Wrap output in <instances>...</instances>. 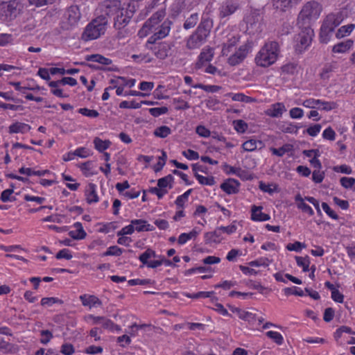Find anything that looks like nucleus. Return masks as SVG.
<instances>
[{
    "instance_id": "nucleus-40",
    "label": "nucleus",
    "mask_w": 355,
    "mask_h": 355,
    "mask_svg": "<svg viewBox=\"0 0 355 355\" xmlns=\"http://www.w3.org/2000/svg\"><path fill=\"white\" fill-rule=\"evenodd\" d=\"M195 178L198 180V182L202 185L212 186L215 184L214 178L212 176L205 177L198 174V173H196Z\"/></svg>"
},
{
    "instance_id": "nucleus-55",
    "label": "nucleus",
    "mask_w": 355,
    "mask_h": 355,
    "mask_svg": "<svg viewBox=\"0 0 355 355\" xmlns=\"http://www.w3.org/2000/svg\"><path fill=\"white\" fill-rule=\"evenodd\" d=\"M284 293L286 295H294L297 296H304V291L298 287L286 288L284 289Z\"/></svg>"
},
{
    "instance_id": "nucleus-62",
    "label": "nucleus",
    "mask_w": 355,
    "mask_h": 355,
    "mask_svg": "<svg viewBox=\"0 0 355 355\" xmlns=\"http://www.w3.org/2000/svg\"><path fill=\"white\" fill-rule=\"evenodd\" d=\"M289 114L292 119H301L304 116V111L300 107H293L290 110Z\"/></svg>"
},
{
    "instance_id": "nucleus-52",
    "label": "nucleus",
    "mask_w": 355,
    "mask_h": 355,
    "mask_svg": "<svg viewBox=\"0 0 355 355\" xmlns=\"http://www.w3.org/2000/svg\"><path fill=\"white\" fill-rule=\"evenodd\" d=\"M340 183L345 189H351L355 184V178L351 177H343L340 180Z\"/></svg>"
},
{
    "instance_id": "nucleus-18",
    "label": "nucleus",
    "mask_w": 355,
    "mask_h": 355,
    "mask_svg": "<svg viewBox=\"0 0 355 355\" xmlns=\"http://www.w3.org/2000/svg\"><path fill=\"white\" fill-rule=\"evenodd\" d=\"M64 16L70 25L76 24L80 18L79 8L76 6H70L65 12Z\"/></svg>"
},
{
    "instance_id": "nucleus-10",
    "label": "nucleus",
    "mask_w": 355,
    "mask_h": 355,
    "mask_svg": "<svg viewBox=\"0 0 355 355\" xmlns=\"http://www.w3.org/2000/svg\"><path fill=\"white\" fill-rule=\"evenodd\" d=\"M251 51V43L248 42L241 45L234 54L229 57L227 60L228 64L231 66L241 64Z\"/></svg>"
},
{
    "instance_id": "nucleus-16",
    "label": "nucleus",
    "mask_w": 355,
    "mask_h": 355,
    "mask_svg": "<svg viewBox=\"0 0 355 355\" xmlns=\"http://www.w3.org/2000/svg\"><path fill=\"white\" fill-rule=\"evenodd\" d=\"M171 44L166 42L159 43L155 46L153 53L155 55L161 60L165 59L168 57L171 51Z\"/></svg>"
},
{
    "instance_id": "nucleus-36",
    "label": "nucleus",
    "mask_w": 355,
    "mask_h": 355,
    "mask_svg": "<svg viewBox=\"0 0 355 355\" xmlns=\"http://www.w3.org/2000/svg\"><path fill=\"white\" fill-rule=\"evenodd\" d=\"M174 178L172 175H168L164 178H162L157 181V187L160 189H166L168 187L172 188V182H173Z\"/></svg>"
},
{
    "instance_id": "nucleus-1",
    "label": "nucleus",
    "mask_w": 355,
    "mask_h": 355,
    "mask_svg": "<svg viewBox=\"0 0 355 355\" xmlns=\"http://www.w3.org/2000/svg\"><path fill=\"white\" fill-rule=\"evenodd\" d=\"M212 28V20L202 17L196 31L188 37L186 46L192 50L200 48L206 41Z\"/></svg>"
},
{
    "instance_id": "nucleus-41",
    "label": "nucleus",
    "mask_w": 355,
    "mask_h": 355,
    "mask_svg": "<svg viewBox=\"0 0 355 355\" xmlns=\"http://www.w3.org/2000/svg\"><path fill=\"white\" fill-rule=\"evenodd\" d=\"M227 96L231 97V98L234 101L239 102H245L249 103L252 101V98L248 96H245L243 93H228L227 94Z\"/></svg>"
},
{
    "instance_id": "nucleus-39",
    "label": "nucleus",
    "mask_w": 355,
    "mask_h": 355,
    "mask_svg": "<svg viewBox=\"0 0 355 355\" xmlns=\"http://www.w3.org/2000/svg\"><path fill=\"white\" fill-rule=\"evenodd\" d=\"M295 260L297 266L302 267L304 272H307L309 270L310 260L308 256L304 257H295Z\"/></svg>"
},
{
    "instance_id": "nucleus-49",
    "label": "nucleus",
    "mask_w": 355,
    "mask_h": 355,
    "mask_svg": "<svg viewBox=\"0 0 355 355\" xmlns=\"http://www.w3.org/2000/svg\"><path fill=\"white\" fill-rule=\"evenodd\" d=\"M123 249L116 245L110 246L103 253V256H120L123 253Z\"/></svg>"
},
{
    "instance_id": "nucleus-2",
    "label": "nucleus",
    "mask_w": 355,
    "mask_h": 355,
    "mask_svg": "<svg viewBox=\"0 0 355 355\" xmlns=\"http://www.w3.org/2000/svg\"><path fill=\"white\" fill-rule=\"evenodd\" d=\"M280 53L278 42L268 41L261 48L254 58L256 64L261 67H268L277 60Z\"/></svg>"
},
{
    "instance_id": "nucleus-45",
    "label": "nucleus",
    "mask_w": 355,
    "mask_h": 355,
    "mask_svg": "<svg viewBox=\"0 0 355 355\" xmlns=\"http://www.w3.org/2000/svg\"><path fill=\"white\" fill-rule=\"evenodd\" d=\"M266 336L272 339L277 345H282L284 342V338L282 334L277 331H269L266 332Z\"/></svg>"
},
{
    "instance_id": "nucleus-43",
    "label": "nucleus",
    "mask_w": 355,
    "mask_h": 355,
    "mask_svg": "<svg viewBox=\"0 0 355 355\" xmlns=\"http://www.w3.org/2000/svg\"><path fill=\"white\" fill-rule=\"evenodd\" d=\"M171 133L170 128L166 125L160 126L155 129L154 135L160 138H165Z\"/></svg>"
},
{
    "instance_id": "nucleus-31",
    "label": "nucleus",
    "mask_w": 355,
    "mask_h": 355,
    "mask_svg": "<svg viewBox=\"0 0 355 355\" xmlns=\"http://www.w3.org/2000/svg\"><path fill=\"white\" fill-rule=\"evenodd\" d=\"M20 6L19 0H12L10 1L9 3H3L0 4V12H6V10L9 11L10 13L13 12V10H16Z\"/></svg>"
},
{
    "instance_id": "nucleus-54",
    "label": "nucleus",
    "mask_w": 355,
    "mask_h": 355,
    "mask_svg": "<svg viewBox=\"0 0 355 355\" xmlns=\"http://www.w3.org/2000/svg\"><path fill=\"white\" fill-rule=\"evenodd\" d=\"M148 111L152 116H153L154 117H157L160 115L166 114L168 110V107H161L150 108Z\"/></svg>"
},
{
    "instance_id": "nucleus-4",
    "label": "nucleus",
    "mask_w": 355,
    "mask_h": 355,
    "mask_svg": "<svg viewBox=\"0 0 355 355\" xmlns=\"http://www.w3.org/2000/svg\"><path fill=\"white\" fill-rule=\"evenodd\" d=\"M322 11L321 5L315 1L306 2L302 8L297 17V24L310 27L311 24L318 19Z\"/></svg>"
},
{
    "instance_id": "nucleus-35",
    "label": "nucleus",
    "mask_w": 355,
    "mask_h": 355,
    "mask_svg": "<svg viewBox=\"0 0 355 355\" xmlns=\"http://www.w3.org/2000/svg\"><path fill=\"white\" fill-rule=\"evenodd\" d=\"M199 21V15L197 12L191 14L184 21L183 28L185 30H189L196 26Z\"/></svg>"
},
{
    "instance_id": "nucleus-20",
    "label": "nucleus",
    "mask_w": 355,
    "mask_h": 355,
    "mask_svg": "<svg viewBox=\"0 0 355 355\" xmlns=\"http://www.w3.org/2000/svg\"><path fill=\"white\" fill-rule=\"evenodd\" d=\"M286 110L283 103H276L270 105V108L266 111V114L270 117L278 118L281 117Z\"/></svg>"
},
{
    "instance_id": "nucleus-22",
    "label": "nucleus",
    "mask_w": 355,
    "mask_h": 355,
    "mask_svg": "<svg viewBox=\"0 0 355 355\" xmlns=\"http://www.w3.org/2000/svg\"><path fill=\"white\" fill-rule=\"evenodd\" d=\"M262 207L253 205L251 209V218L254 221H266L270 217L268 214L261 212Z\"/></svg>"
},
{
    "instance_id": "nucleus-42",
    "label": "nucleus",
    "mask_w": 355,
    "mask_h": 355,
    "mask_svg": "<svg viewBox=\"0 0 355 355\" xmlns=\"http://www.w3.org/2000/svg\"><path fill=\"white\" fill-rule=\"evenodd\" d=\"M192 189H190L184 192L182 195L179 196L175 200V205L178 208H182L184 203L188 200L189 195L191 193Z\"/></svg>"
},
{
    "instance_id": "nucleus-3",
    "label": "nucleus",
    "mask_w": 355,
    "mask_h": 355,
    "mask_svg": "<svg viewBox=\"0 0 355 355\" xmlns=\"http://www.w3.org/2000/svg\"><path fill=\"white\" fill-rule=\"evenodd\" d=\"M108 25V19L105 16H98L92 19L85 27L81 39L88 42L99 38L104 35Z\"/></svg>"
},
{
    "instance_id": "nucleus-57",
    "label": "nucleus",
    "mask_w": 355,
    "mask_h": 355,
    "mask_svg": "<svg viewBox=\"0 0 355 355\" xmlns=\"http://www.w3.org/2000/svg\"><path fill=\"white\" fill-rule=\"evenodd\" d=\"M101 320H103V316H94V315L89 314L84 317V320L92 324H101Z\"/></svg>"
},
{
    "instance_id": "nucleus-21",
    "label": "nucleus",
    "mask_w": 355,
    "mask_h": 355,
    "mask_svg": "<svg viewBox=\"0 0 355 355\" xmlns=\"http://www.w3.org/2000/svg\"><path fill=\"white\" fill-rule=\"evenodd\" d=\"M31 125L27 123L16 121L12 123L8 128V132L10 134H25L30 131Z\"/></svg>"
},
{
    "instance_id": "nucleus-34",
    "label": "nucleus",
    "mask_w": 355,
    "mask_h": 355,
    "mask_svg": "<svg viewBox=\"0 0 355 355\" xmlns=\"http://www.w3.org/2000/svg\"><path fill=\"white\" fill-rule=\"evenodd\" d=\"M355 28L354 24H350L341 26L336 33L337 38L340 39L349 35Z\"/></svg>"
},
{
    "instance_id": "nucleus-9",
    "label": "nucleus",
    "mask_w": 355,
    "mask_h": 355,
    "mask_svg": "<svg viewBox=\"0 0 355 355\" xmlns=\"http://www.w3.org/2000/svg\"><path fill=\"white\" fill-rule=\"evenodd\" d=\"M121 4L119 0H105L98 5V11L99 16L107 17L115 15L121 9Z\"/></svg>"
},
{
    "instance_id": "nucleus-47",
    "label": "nucleus",
    "mask_w": 355,
    "mask_h": 355,
    "mask_svg": "<svg viewBox=\"0 0 355 355\" xmlns=\"http://www.w3.org/2000/svg\"><path fill=\"white\" fill-rule=\"evenodd\" d=\"M335 67L332 64H326L322 69L320 77L322 80H328Z\"/></svg>"
},
{
    "instance_id": "nucleus-37",
    "label": "nucleus",
    "mask_w": 355,
    "mask_h": 355,
    "mask_svg": "<svg viewBox=\"0 0 355 355\" xmlns=\"http://www.w3.org/2000/svg\"><path fill=\"white\" fill-rule=\"evenodd\" d=\"M239 40V37L236 35H232L230 37L227 42L223 44L222 52L223 54L228 53L231 48L234 46Z\"/></svg>"
},
{
    "instance_id": "nucleus-14",
    "label": "nucleus",
    "mask_w": 355,
    "mask_h": 355,
    "mask_svg": "<svg viewBox=\"0 0 355 355\" xmlns=\"http://www.w3.org/2000/svg\"><path fill=\"white\" fill-rule=\"evenodd\" d=\"M155 257H156L155 252L148 248L139 256V259L144 265L147 266V267L155 268L160 266L162 265V262L161 259L159 260L148 261L149 259Z\"/></svg>"
},
{
    "instance_id": "nucleus-15",
    "label": "nucleus",
    "mask_w": 355,
    "mask_h": 355,
    "mask_svg": "<svg viewBox=\"0 0 355 355\" xmlns=\"http://www.w3.org/2000/svg\"><path fill=\"white\" fill-rule=\"evenodd\" d=\"M214 57V52L211 48L203 49L198 55V60L195 64V69H200L205 64L209 62Z\"/></svg>"
},
{
    "instance_id": "nucleus-32",
    "label": "nucleus",
    "mask_w": 355,
    "mask_h": 355,
    "mask_svg": "<svg viewBox=\"0 0 355 355\" xmlns=\"http://www.w3.org/2000/svg\"><path fill=\"white\" fill-rule=\"evenodd\" d=\"M94 148L100 153L104 152L106 149L110 148L111 141L110 140H102L99 137H95L93 141Z\"/></svg>"
},
{
    "instance_id": "nucleus-63",
    "label": "nucleus",
    "mask_w": 355,
    "mask_h": 355,
    "mask_svg": "<svg viewBox=\"0 0 355 355\" xmlns=\"http://www.w3.org/2000/svg\"><path fill=\"white\" fill-rule=\"evenodd\" d=\"M324 178V173L320 170H314L312 173V180L315 183H320Z\"/></svg>"
},
{
    "instance_id": "nucleus-56",
    "label": "nucleus",
    "mask_w": 355,
    "mask_h": 355,
    "mask_svg": "<svg viewBox=\"0 0 355 355\" xmlns=\"http://www.w3.org/2000/svg\"><path fill=\"white\" fill-rule=\"evenodd\" d=\"M72 257L73 256L70 250L67 248L60 250L55 255V258L57 259H65L67 260H70Z\"/></svg>"
},
{
    "instance_id": "nucleus-50",
    "label": "nucleus",
    "mask_w": 355,
    "mask_h": 355,
    "mask_svg": "<svg viewBox=\"0 0 355 355\" xmlns=\"http://www.w3.org/2000/svg\"><path fill=\"white\" fill-rule=\"evenodd\" d=\"M56 303H58V304H62L63 302L62 300H60L59 298L58 297H43L42 300H41V304L42 306H52L53 304H56Z\"/></svg>"
},
{
    "instance_id": "nucleus-28",
    "label": "nucleus",
    "mask_w": 355,
    "mask_h": 355,
    "mask_svg": "<svg viewBox=\"0 0 355 355\" xmlns=\"http://www.w3.org/2000/svg\"><path fill=\"white\" fill-rule=\"evenodd\" d=\"M263 146V143L260 140L249 139L242 144V148L245 151L252 152L257 148H262Z\"/></svg>"
},
{
    "instance_id": "nucleus-13",
    "label": "nucleus",
    "mask_w": 355,
    "mask_h": 355,
    "mask_svg": "<svg viewBox=\"0 0 355 355\" xmlns=\"http://www.w3.org/2000/svg\"><path fill=\"white\" fill-rule=\"evenodd\" d=\"M239 3L236 1L225 0L219 7L218 16L220 18H228L239 9Z\"/></svg>"
},
{
    "instance_id": "nucleus-53",
    "label": "nucleus",
    "mask_w": 355,
    "mask_h": 355,
    "mask_svg": "<svg viewBox=\"0 0 355 355\" xmlns=\"http://www.w3.org/2000/svg\"><path fill=\"white\" fill-rule=\"evenodd\" d=\"M333 171L336 173H341L347 175L352 173V168L347 164H342L340 166H335L333 167Z\"/></svg>"
},
{
    "instance_id": "nucleus-12",
    "label": "nucleus",
    "mask_w": 355,
    "mask_h": 355,
    "mask_svg": "<svg viewBox=\"0 0 355 355\" xmlns=\"http://www.w3.org/2000/svg\"><path fill=\"white\" fill-rule=\"evenodd\" d=\"M171 25L172 21L171 20H164L160 26L153 30V35L149 38L148 42L154 43L157 40L166 37L170 32Z\"/></svg>"
},
{
    "instance_id": "nucleus-24",
    "label": "nucleus",
    "mask_w": 355,
    "mask_h": 355,
    "mask_svg": "<svg viewBox=\"0 0 355 355\" xmlns=\"http://www.w3.org/2000/svg\"><path fill=\"white\" fill-rule=\"evenodd\" d=\"M87 202L89 204L97 202L98 197L96 193V186L93 183H89L85 190Z\"/></svg>"
},
{
    "instance_id": "nucleus-17",
    "label": "nucleus",
    "mask_w": 355,
    "mask_h": 355,
    "mask_svg": "<svg viewBox=\"0 0 355 355\" xmlns=\"http://www.w3.org/2000/svg\"><path fill=\"white\" fill-rule=\"evenodd\" d=\"M79 299L84 306H88L89 309L102 305V302L94 295H81Z\"/></svg>"
},
{
    "instance_id": "nucleus-27",
    "label": "nucleus",
    "mask_w": 355,
    "mask_h": 355,
    "mask_svg": "<svg viewBox=\"0 0 355 355\" xmlns=\"http://www.w3.org/2000/svg\"><path fill=\"white\" fill-rule=\"evenodd\" d=\"M131 223L134 225V230L137 232H144V231H153L155 230L154 227L147 221L141 219H135L131 220Z\"/></svg>"
},
{
    "instance_id": "nucleus-48",
    "label": "nucleus",
    "mask_w": 355,
    "mask_h": 355,
    "mask_svg": "<svg viewBox=\"0 0 355 355\" xmlns=\"http://www.w3.org/2000/svg\"><path fill=\"white\" fill-rule=\"evenodd\" d=\"M119 107L122 109H138L141 107V103L135 100L130 102L123 101L120 103Z\"/></svg>"
},
{
    "instance_id": "nucleus-51",
    "label": "nucleus",
    "mask_w": 355,
    "mask_h": 355,
    "mask_svg": "<svg viewBox=\"0 0 355 355\" xmlns=\"http://www.w3.org/2000/svg\"><path fill=\"white\" fill-rule=\"evenodd\" d=\"M234 128L236 132L243 133L248 128L247 123L243 120H235L233 121Z\"/></svg>"
},
{
    "instance_id": "nucleus-38",
    "label": "nucleus",
    "mask_w": 355,
    "mask_h": 355,
    "mask_svg": "<svg viewBox=\"0 0 355 355\" xmlns=\"http://www.w3.org/2000/svg\"><path fill=\"white\" fill-rule=\"evenodd\" d=\"M19 172L21 174H25V175H27L28 176H31V175L43 176L46 173H47L49 172V171H47V170L34 171V170H32L31 168L21 167V168H19Z\"/></svg>"
},
{
    "instance_id": "nucleus-44",
    "label": "nucleus",
    "mask_w": 355,
    "mask_h": 355,
    "mask_svg": "<svg viewBox=\"0 0 355 355\" xmlns=\"http://www.w3.org/2000/svg\"><path fill=\"white\" fill-rule=\"evenodd\" d=\"M320 103V99L308 98L303 101L300 104L305 107L314 109L319 108Z\"/></svg>"
},
{
    "instance_id": "nucleus-25",
    "label": "nucleus",
    "mask_w": 355,
    "mask_h": 355,
    "mask_svg": "<svg viewBox=\"0 0 355 355\" xmlns=\"http://www.w3.org/2000/svg\"><path fill=\"white\" fill-rule=\"evenodd\" d=\"M354 44L352 40H347L344 42H339L333 46L332 51L336 53H344L348 51Z\"/></svg>"
},
{
    "instance_id": "nucleus-61",
    "label": "nucleus",
    "mask_w": 355,
    "mask_h": 355,
    "mask_svg": "<svg viewBox=\"0 0 355 355\" xmlns=\"http://www.w3.org/2000/svg\"><path fill=\"white\" fill-rule=\"evenodd\" d=\"M196 132L199 136L205 138L209 137L211 135L210 130L202 125H198L196 127Z\"/></svg>"
},
{
    "instance_id": "nucleus-64",
    "label": "nucleus",
    "mask_w": 355,
    "mask_h": 355,
    "mask_svg": "<svg viewBox=\"0 0 355 355\" xmlns=\"http://www.w3.org/2000/svg\"><path fill=\"white\" fill-rule=\"evenodd\" d=\"M322 137L325 139L334 141L336 137V132L331 128L329 127L323 131Z\"/></svg>"
},
{
    "instance_id": "nucleus-59",
    "label": "nucleus",
    "mask_w": 355,
    "mask_h": 355,
    "mask_svg": "<svg viewBox=\"0 0 355 355\" xmlns=\"http://www.w3.org/2000/svg\"><path fill=\"white\" fill-rule=\"evenodd\" d=\"M298 129L299 127L293 123H288L282 127V132L285 133L297 134Z\"/></svg>"
},
{
    "instance_id": "nucleus-8",
    "label": "nucleus",
    "mask_w": 355,
    "mask_h": 355,
    "mask_svg": "<svg viewBox=\"0 0 355 355\" xmlns=\"http://www.w3.org/2000/svg\"><path fill=\"white\" fill-rule=\"evenodd\" d=\"M304 28L298 34L296 38L295 50L299 53L304 52L311 44L313 30L310 27L304 26Z\"/></svg>"
},
{
    "instance_id": "nucleus-33",
    "label": "nucleus",
    "mask_w": 355,
    "mask_h": 355,
    "mask_svg": "<svg viewBox=\"0 0 355 355\" xmlns=\"http://www.w3.org/2000/svg\"><path fill=\"white\" fill-rule=\"evenodd\" d=\"M302 0H274V6L281 10H284L286 8L292 7L297 4Z\"/></svg>"
},
{
    "instance_id": "nucleus-5",
    "label": "nucleus",
    "mask_w": 355,
    "mask_h": 355,
    "mask_svg": "<svg viewBox=\"0 0 355 355\" xmlns=\"http://www.w3.org/2000/svg\"><path fill=\"white\" fill-rule=\"evenodd\" d=\"M345 17L342 12L329 14L320 28V40L322 43L327 44L331 38V33L335 28L343 21Z\"/></svg>"
},
{
    "instance_id": "nucleus-46",
    "label": "nucleus",
    "mask_w": 355,
    "mask_h": 355,
    "mask_svg": "<svg viewBox=\"0 0 355 355\" xmlns=\"http://www.w3.org/2000/svg\"><path fill=\"white\" fill-rule=\"evenodd\" d=\"M167 155L165 151H162V156L159 157L157 163L154 165L153 170L155 172L160 171L166 164Z\"/></svg>"
},
{
    "instance_id": "nucleus-19",
    "label": "nucleus",
    "mask_w": 355,
    "mask_h": 355,
    "mask_svg": "<svg viewBox=\"0 0 355 355\" xmlns=\"http://www.w3.org/2000/svg\"><path fill=\"white\" fill-rule=\"evenodd\" d=\"M239 182L234 179H228L220 185V188L227 194H234L239 192Z\"/></svg>"
},
{
    "instance_id": "nucleus-7",
    "label": "nucleus",
    "mask_w": 355,
    "mask_h": 355,
    "mask_svg": "<svg viewBox=\"0 0 355 355\" xmlns=\"http://www.w3.org/2000/svg\"><path fill=\"white\" fill-rule=\"evenodd\" d=\"M166 12L163 10H159L154 13L150 19H148L143 25L142 28L139 31L138 35L140 37L147 36L153 30L164 18Z\"/></svg>"
},
{
    "instance_id": "nucleus-58",
    "label": "nucleus",
    "mask_w": 355,
    "mask_h": 355,
    "mask_svg": "<svg viewBox=\"0 0 355 355\" xmlns=\"http://www.w3.org/2000/svg\"><path fill=\"white\" fill-rule=\"evenodd\" d=\"M78 112L90 118H96L99 116V113L96 110H89L87 108H80L79 109Z\"/></svg>"
},
{
    "instance_id": "nucleus-23",
    "label": "nucleus",
    "mask_w": 355,
    "mask_h": 355,
    "mask_svg": "<svg viewBox=\"0 0 355 355\" xmlns=\"http://www.w3.org/2000/svg\"><path fill=\"white\" fill-rule=\"evenodd\" d=\"M135 79H126L125 78L121 76L112 78L110 80V83L114 85V87L121 86L122 87H124L125 86L132 87L135 85Z\"/></svg>"
},
{
    "instance_id": "nucleus-6",
    "label": "nucleus",
    "mask_w": 355,
    "mask_h": 355,
    "mask_svg": "<svg viewBox=\"0 0 355 355\" xmlns=\"http://www.w3.org/2000/svg\"><path fill=\"white\" fill-rule=\"evenodd\" d=\"M135 12V6L129 3L127 8H121L114 17V28L119 31L124 29L130 23Z\"/></svg>"
},
{
    "instance_id": "nucleus-60",
    "label": "nucleus",
    "mask_w": 355,
    "mask_h": 355,
    "mask_svg": "<svg viewBox=\"0 0 355 355\" xmlns=\"http://www.w3.org/2000/svg\"><path fill=\"white\" fill-rule=\"evenodd\" d=\"M322 209L324 210V211L329 216L331 217V218L334 219V220H337L338 219V214L333 210L331 209V207L328 205L327 203L326 202H322Z\"/></svg>"
},
{
    "instance_id": "nucleus-29",
    "label": "nucleus",
    "mask_w": 355,
    "mask_h": 355,
    "mask_svg": "<svg viewBox=\"0 0 355 355\" xmlns=\"http://www.w3.org/2000/svg\"><path fill=\"white\" fill-rule=\"evenodd\" d=\"M85 60L88 62H97L106 66L111 64L112 62V60L108 58H105L101 54L87 55L85 57Z\"/></svg>"
},
{
    "instance_id": "nucleus-26",
    "label": "nucleus",
    "mask_w": 355,
    "mask_h": 355,
    "mask_svg": "<svg viewBox=\"0 0 355 355\" xmlns=\"http://www.w3.org/2000/svg\"><path fill=\"white\" fill-rule=\"evenodd\" d=\"M73 227L76 228L75 230H71L69 232V235L73 239L81 240L85 238L87 234L83 230L82 223L76 222L73 224Z\"/></svg>"
},
{
    "instance_id": "nucleus-11",
    "label": "nucleus",
    "mask_w": 355,
    "mask_h": 355,
    "mask_svg": "<svg viewBox=\"0 0 355 355\" xmlns=\"http://www.w3.org/2000/svg\"><path fill=\"white\" fill-rule=\"evenodd\" d=\"M261 21L262 17L259 10H251L250 14L246 17L248 30L252 33L260 32L261 31Z\"/></svg>"
},
{
    "instance_id": "nucleus-30",
    "label": "nucleus",
    "mask_w": 355,
    "mask_h": 355,
    "mask_svg": "<svg viewBox=\"0 0 355 355\" xmlns=\"http://www.w3.org/2000/svg\"><path fill=\"white\" fill-rule=\"evenodd\" d=\"M270 150L273 155L283 157L285 154L292 153L293 151V146L290 144H285L279 148L271 147Z\"/></svg>"
}]
</instances>
